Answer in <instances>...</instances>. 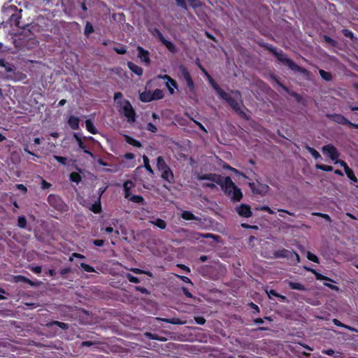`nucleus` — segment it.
I'll list each match as a JSON object with an SVG mask.
<instances>
[{
    "instance_id": "f257e3e1",
    "label": "nucleus",
    "mask_w": 358,
    "mask_h": 358,
    "mask_svg": "<svg viewBox=\"0 0 358 358\" xmlns=\"http://www.w3.org/2000/svg\"><path fill=\"white\" fill-rule=\"evenodd\" d=\"M197 179L199 180H210L219 185L224 193L230 196L234 201H240L243 198L241 189L235 185L229 176L224 178L216 173H206L198 175Z\"/></svg>"
},
{
    "instance_id": "f03ea898",
    "label": "nucleus",
    "mask_w": 358,
    "mask_h": 358,
    "mask_svg": "<svg viewBox=\"0 0 358 358\" xmlns=\"http://www.w3.org/2000/svg\"><path fill=\"white\" fill-rule=\"evenodd\" d=\"M261 46L263 47L265 50L271 52L276 57L278 61L287 66L291 70L299 72L304 76H309L310 72L306 69L299 66L291 59L287 57L286 55L283 54L282 50L278 51V49L275 47L266 43L261 44Z\"/></svg>"
},
{
    "instance_id": "7ed1b4c3",
    "label": "nucleus",
    "mask_w": 358,
    "mask_h": 358,
    "mask_svg": "<svg viewBox=\"0 0 358 358\" xmlns=\"http://www.w3.org/2000/svg\"><path fill=\"white\" fill-rule=\"evenodd\" d=\"M220 98L227 101L233 110L239 116L245 120L248 119L246 113L241 107V105H243V100L241 94L238 90H231V94H228L224 92L222 93Z\"/></svg>"
},
{
    "instance_id": "20e7f679",
    "label": "nucleus",
    "mask_w": 358,
    "mask_h": 358,
    "mask_svg": "<svg viewBox=\"0 0 358 358\" xmlns=\"http://www.w3.org/2000/svg\"><path fill=\"white\" fill-rule=\"evenodd\" d=\"M134 187V183L127 180L123 183V189L124 192V198L129 199L130 201L135 203H142L144 201V199L141 195H131V189Z\"/></svg>"
},
{
    "instance_id": "39448f33",
    "label": "nucleus",
    "mask_w": 358,
    "mask_h": 358,
    "mask_svg": "<svg viewBox=\"0 0 358 358\" xmlns=\"http://www.w3.org/2000/svg\"><path fill=\"white\" fill-rule=\"evenodd\" d=\"M117 103L123 104L122 110L120 111L127 118L129 122H134L136 120V113L132 107L130 101L127 99L120 101Z\"/></svg>"
},
{
    "instance_id": "423d86ee",
    "label": "nucleus",
    "mask_w": 358,
    "mask_h": 358,
    "mask_svg": "<svg viewBox=\"0 0 358 358\" xmlns=\"http://www.w3.org/2000/svg\"><path fill=\"white\" fill-rule=\"evenodd\" d=\"M47 200L49 205L58 211L64 212L67 210V206L58 195L51 194L48 196Z\"/></svg>"
},
{
    "instance_id": "0eeeda50",
    "label": "nucleus",
    "mask_w": 358,
    "mask_h": 358,
    "mask_svg": "<svg viewBox=\"0 0 358 358\" xmlns=\"http://www.w3.org/2000/svg\"><path fill=\"white\" fill-rule=\"evenodd\" d=\"M327 118L342 125H348L351 128L358 129V124L352 123L341 114H327Z\"/></svg>"
},
{
    "instance_id": "6e6552de",
    "label": "nucleus",
    "mask_w": 358,
    "mask_h": 358,
    "mask_svg": "<svg viewBox=\"0 0 358 358\" xmlns=\"http://www.w3.org/2000/svg\"><path fill=\"white\" fill-rule=\"evenodd\" d=\"M250 188L255 194L261 196L266 195L270 189L268 185L260 182L259 180L256 182H250L248 183Z\"/></svg>"
},
{
    "instance_id": "1a4fd4ad",
    "label": "nucleus",
    "mask_w": 358,
    "mask_h": 358,
    "mask_svg": "<svg viewBox=\"0 0 358 358\" xmlns=\"http://www.w3.org/2000/svg\"><path fill=\"white\" fill-rule=\"evenodd\" d=\"M179 70L183 78L186 81L189 91L191 93H194L196 91V86L188 69L184 65H180L179 66Z\"/></svg>"
},
{
    "instance_id": "9d476101",
    "label": "nucleus",
    "mask_w": 358,
    "mask_h": 358,
    "mask_svg": "<svg viewBox=\"0 0 358 358\" xmlns=\"http://www.w3.org/2000/svg\"><path fill=\"white\" fill-rule=\"evenodd\" d=\"M322 150L323 153L327 155L332 161H334L339 157L340 154L338 150L332 144L324 145Z\"/></svg>"
},
{
    "instance_id": "9b49d317",
    "label": "nucleus",
    "mask_w": 358,
    "mask_h": 358,
    "mask_svg": "<svg viewBox=\"0 0 358 358\" xmlns=\"http://www.w3.org/2000/svg\"><path fill=\"white\" fill-rule=\"evenodd\" d=\"M236 212L239 216L246 218L251 217L252 215L250 206L244 203L236 208Z\"/></svg>"
},
{
    "instance_id": "f8f14e48",
    "label": "nucleus",
    "mask_w": 358,
    "mask_h": 358,
    "mask_svg": "<svg viewBox=\"0 0 358 358\" xmlns=\"http://www.w3.org/2000/svg\"><path fill=\"white\" fill-rule=\"evenodd\" d=\"M138 57L141 62H144L146 66H149L151 63L150 59V53L148 50H145L141 46L137 47Z\"/></svg>"
},
{
    "instance_id": "ddd939ff",
    "label": "nucleus",
    "mask_w": 358,
    "mask_h": 358,
    "mask_svg": "<svg viewBox=\"0 0 358 358\" xmlns=\"http://www.w3.org/2000/svg\"><path fill=\"white\" fill-rule=\"evenodd\" d=\"M161 178L162 180L169 182L172 183L174 181V176L173 173V171L170 169V167L168 169L164 170L162 171L161 173Z\"/></svg>"
},
{
    "instance_id": "4468645a",
    "label": "nucleus",
    "mask_w": 358,
    "mask_h": 358,
    "mask_svg": "<svg viewBox=\"0 0 358 358\" xmlns=\"http://www.w3.org/2000/svg\"><path fill=\"white\" fill-rule=\"evenodd\" d=\"M180 217L185 220H196L201 222V219L194 215L191 211L183 210L180 215Z\"/></svg>"
},
{
    "instance_id": "2eb2a0df",
    "label": "nucleus",
    "mask_w": 358,
    "mask_h": 358,
    "mask_svg": "<svg viewBox=\"0 0 358 358\" xmlns=\"http://www.w3.org/2000/svg\"><path fill=\"white\" fill-rule=\"evenodd\" d=\"M127 66L129 69V70L131 71H132L134 73H135L136 75H137L138 76H141L143 75V69L141 66L135 64L132 62H128Z\"/></svg>"
},
{
    "instance_id": "dca6fc26",
    "label": "nucleus",
    "mask_w": 358,
    "mask_h": 358,
    "mask_svg": "<svg viewBox=\"0 0 358 358\" xmlns=\"http://www.w3.org/2000/svg\"><path fill=\"white\" fill-rule=\"evenodd\" d=\"M0 66L5 69L8 73H13L16 70V67L13 64L7 62L3 59H0Z\"/></svg>"
},
{
    "instance_id": "f3484780",
    "label": "nucleus",
    "mask_w": 358,
    "mask_h": 358,
    "mask_svg": "<svg viewBox=\"0 0 358 358\" xmlns=\"http://www.w3.org/2000/svg\"><path fill=\"white\" fill-rule=\"evenodd\" d=\"M80 119L76 117L71 115L69 117L68 124L70 127L73 130H78L79 129Z\"/></svg>"
},
{
    "instance_id": "a211bd4d",
    "label": "nucleus",
    "mask_w": 358,
    "mask_h": 358,
    "mask_svg": "<svg viewBox=\"0 0 358 358\" xmlns=\"http://www.w3.org/2000/svg\"><path fill=\"white\" fill-rule=\"evenodd\" d=\"M291 251L282 248L281 250H276L273 252V255L275 258H287L289 259Z\"/></svg>"
},
{
    "instance_id": "6ab92c4d",
    "label": "nucleus",
    "mask_w": 358,
    "mask_h": 358,
    "mask_svg": "<svg viewBox=\"0 0 358 358\" xmlns=\"http://www.w3.org/2000/svg\"><path fill=\"white\" fill-rule=\"evenodd\" d=\"M169 166L164 161L162 156H158L157 158V169L159 171L162 172L164 170L168 169Z\"/></svg>"
},
{
    "instance_id": "aec40b11",
    "label": "nucleus",
    "mask_w": 358,
    "mask_h": 358,
    "mask_svg": "<svg viewBox=\"0 0 358 358\" xmlns=\"http://www.w3.org/2000/svg\"><path fill=\"white\" fill-rule=\"evenodd\" d=\"M124 137L125 141L128 144H129L134 147L138 148H141L143 147L142 143L139 141L132 138L131 136H130L129 135H124Z\"/></svg>"
},
{
    "instance_id": "412c9836",
    "label": "nucleus",
    "mask_w": 358,
    "mask_h": 358,
    "mask_svg": "<svg viewBox=\"0 0 358 358\" xmlns=\"http://www.w3.org/2000/svg\"><path fill=\"white\" fill-rule=\"evenodd\" d=\"M139 99L144 103L152 101V92L150 90H145L141 92L139 95Z\"/></svg>"
},
{
    "instance_id": "4be33fe9",
    "label": "nucleus",
    "mask_w": 358,
    "mask_h": 358,
    "mask_svg": "<svg viewBox=\"0 0 358 358\" xmlns=\"http://www.w3.org/2000/svg\"><path fill=\"white\" fill-rule=\"evenodd\" d=\"M207 80L208 83L210 84L212 87L216 91V92L220 96H222V93L224 92V91L219 86V85L214 80V79L212 78V76H209L207 78Z\"/></svg>"
},
{
    "instance_id": "5701e85b",
    "label": "nucleus",
    "mask_w": 358,
    "mask_h": 358,
    "mask_svg": "<svg viewBox=\"0 0 358 358\" xmlns=\"http://www.w3.org/2000/svg\"><path fill=\"white\" fill-rule=\"evenodd\" d=\"M161 43L169 50L171 53L177 52L176 46L171 41L166 40V38L163 39Z\"/></svg>"
},
{
    "instance_id": "b1692460",
    "label": "nucleus",
    "mask_w": 358,
    "mask_h": 358,
    "mask_svg": "<svg viewBox=\"0 0 358 358\" xmlns=\"http://www.w3.org/2000/svg\"><path fill=\"white\" fill-rule=\"evenodd\" d=\"M54 325H56L64 330H66L69 328V325L67 323H64V322H62L56 321V320L51 321V322L47 323V324H46V326L48 327H51Z\"/></svg>"
},
{
    "instance_id": "393cba45",
    "label": "nucleus",
    "mask_w": 358,
    "mask_h": 358,
    "mask_svg": "<svg viewBox=\"0 0 358 358\" xmlns=\"http://www.w3.org/2000/svg\"><path fill=\"white\" fill-rule=\"evenodd\" d=\"M162 321L171 324H186V321H183L180 318L173 317V318H163L161 319Z\"/></svg>"
},
{
    "instance_id": "a878e982",
    "label": "nucleus",
    "mask_w": 358,
    "mask_h": 358,
    "mask_svg": "<svg viewBox=\"0 0 358 358\" xmlns=\"http://www.w3.org/2000/svg\"><path fill=\"white\" fill-rule=\"evenodd\" d=\"M12 80L15 81H22L27 78V75L20 71H16V70L13 72V75L10 76Z\"/></svg>"
},
{
    "instance_id": "bb28decb",
    "label": "nucleus",
    "mask_w": 358,
    "mask_h": 358,
    "mask_svg": "<svg viewBox=\"0 0 358 358\" xmlns=\"http://www.w3.org/2000/svg\"><path fill=\"white\" fill-rule=\"evenodd\" d=\"M288 285H289V287L292 289H296V290H299V291H306V287H305V285H303L299 282L289 281Z\"/></svg>"
},
{
    "instance_id": "cd10ccee",
    "label": "nucleus",
    "mask_w": 358,
    "mask_h": 358,
    "mask_svg": "<svg viewBox=\"0 0 358 358\" xmlns=\"http://www.w3.org/2000/svg\"><path fill=\"white\" fill-rule=\"evenodd\" d=\"M85 126L86 129L92 134H96L98 133V130L96 129L91 120H87L85 121Z\"/></svg>"
},
{
    "instance_id": "c85d7f7f",
    "label": "nucleus",
    "mask_w": 358,
    "mask_h": 358,
    "mask_svg": "<svg viewBox=\"0 0 358 358\" xmlns=\"http://www.w3.org/2000/svg\"><path fill=\"white\" fill-rule=\"evenodd\" d=\"M311 273L313 274H314L315 278L317 280H327V281H329V282H334V280L329 278V277H327L321 273H320L319 272H317L316 270H311Z\"/></svg>"
},
{
    "instance_id": "c756f323",
    "label": "nucleus",
    "mask_w": 358,
    "mask_h": 358,
    "mask_svg": "<svg viewBox=\"0 0 358 358\" xmlns=\"http://www.w3.org/2000/svg\"><path fill=\"white\" fill-rule=\"evenodd\" d=\"M21 18V16L20 15L19 13H14V14H12L10 17V22L11 24H14L17 27H20V20Z\"/></svg>"
},
{
    "instance_id": "7c9ffc66",
    "label": "nucleus",
    "mask_w": 358,
    "mask_h": 358,
    "mask_svg": "<svg viewBox=\"0 0 358 358\" xmlns=\"http://www.w3.org/2000/svg\"><path fill=\"white\" fill-rule=\"evenodd\" d=\"M150 222L161 229H164L166 227V222L160 218H157L156 220H152Z\"/></svg>"
},
{
    "instance_id": "2f4dec72",
    "label": "nucleus",
    "mask_w": 358,
    "mask_h": 358,
    "mask_svg": "<svg viewBox=\"0 0 358 358\" xmlns=\"http://www.w3.org/2000/svg\"><path fill=\"white\" fill-rule=\"evenodd\" d=\"M164 96V92L160 89H156L152 92V101L162 99Z\"/></svg>"
},
{
    "instance_id": "473e14b6",
    "label": "nucleus",
    "mask_w": 358,
    "mask_h": 358,
    "mask_svg": "<svg viewBox=\"0 0 358 358\" xmlns=\"http://www.w3.org/2000/svg\"><path fill=\"white\" fill-rule=\"evenodd\" d=\"M332 322L337 327L345 328V329H346L348 330H350L351 331H356L355 328L342 323L338 319H333Z\"/></svg>"
},
{
    "instance_id": "72a5a7b5",
    "label": "nucleus",
    "mask_w": 358,
    "mask_h": 358,
    "mask_svg": "<svg viewBox=\"0 0 358 358\" xmlns=\"http://www.w3.org/2000/svg\"><path fill=\"white\" fill-rule=\"evenodd\" d=\"M319 73L322 78L326 81H331L332 80V75L329 71H326L323 69H320Z\"/></svg>"
},
{
    "instance_id": "f704fd0d",
    "label": "nucleus",
    "mask_w": 358,
    "mask_h": 358,
    "mask_svg": "<svg viewBox=\"0 0 358 358\" xmlns=\"http://www.w3.org/2000/svg\"><path fill=\"white\" fill-rule=\"evenodd\" d=\"M305 148L308 151V152L311 154L314 159H317L319 158H321V155L319 153V152L315 150L313 148H311L309 145H306L305 146Z\"/></svg>"
},
{
    "instance_id": "c9c22d12",
    "label": "nucleus",
    "mask_w": 358,
    "mask_h": 358,
    "mask_svg": "<svg viewBox=\"0 0 358 358\" xmlns=\"http://www.w3.org/2000/svg\"><path fill=\"white\" fill-rule=\"evenodd\" d=\"M347 177L352 182H357V178L355 176L354 171L350 167L345 171Z\"/></svg>"
},
{
    "instance_id": "e433bc0d",
    "label": "nucleus",
    "mask_w": 358,
    "mask_h": 358,
    "mask_svg": "<svg viewBox=\"0 0 358 358\" xmlns=\"http://www.w3.org/2000/svg\"><path fill=\"white\" fill-rule=\"evenodd\" d=\"M90 210L96 214L100 213L101 212V205L100 202V199L98 200L97 202H95L92 204Z\"/></svg>"
},
{
    "instance_id": "4c0bfd02",
    "label": "nucleus",
    "mask_w": 358,
    "mask_h": 358,
    "mask_svg": "<svg viewBox=\"0 0 358 358\" xmlns=\"http://www.w3.org/2000/svg\"><path fill=\"white\" fill-rule=\"evenodd\" d=\"M73 138L77 141L78 145L79 148L81 150H83L84 148H86V145L85 144V143L83 142L82 138L79 136L78 134L74 133L73 134Z\"/></svg>"
},
{
    "instance_id": "58836bf2",
    "label": "nucleus",
    "mask_w": 358,
    "mask_h": 358,
    "mask_svg": "<svg viewBox=\"0 0 358 358\" xmlns=\"http://www.w3.org/2000/svg\"><path fill=\"white\" fill-rule=\"evenodd\" d=\"M143 160L144 167L145 168V169L150 174H154V171H153V169H152V167L150 165L148 157L147 156H145V155H143Z\"/></svg>"
},
{
    "instance_id": "ea45409f",
    "label": "nucleus",
    "mask_w": 358,
    "mask_h": 358,
    "mask_svg": "<svg viewBox=\"0 0 358 358\" xmlns=\"http://www.w3.org/2000/svg\"><path fill=\"white\" fill-rule=\"evenodd\" d=\"M94 31L92 24L90 22H87L85 27V35L89 36Z\"/></svg>"
},
{
    "instance_id": "a19ab883",
    "label": "nucleus",
    "mask_w": 358,
    "mask_h": 358,
    "mask_svg": "<svg viewBox=\"0 0 358 358\" xmlns=\"http://www.w3.org/2000/svg\"><path fill=\"white\" fill-rule=\"evenodd\" d=\"M69 178L71 181L76 182L77 184L79 183L82 179L80 173L77 172H72L70 174Z\"/></svg>"
},
{
    "instance_id": "79ce46f5",
    "label": "nucleus",
    "mask_w": 358,
    "mask_h": 358,
    "mask_svg": "<svg viewBox=\"0 0 358 358\" xmlns=\"http://www.w3.org/2000/svg\"><path fill=\"white\" fill-rule=\"evenodd\" d=\"M27 220L24 215L19 216L17 218V226L21 229H25L27 227Z\"/></svg>"
},
{
    "instance_id": "37998d69",
    "label": "nucleus",
    "mask_w": 358,
    "mask_h": 358,
    "mask_svg": "<svg viewBox=\"0 0 358 358\" xmlns=\"http://www.w3.org/2000/svg\"><path fill=\"white\" fill-rule=\"evenodd\" d=\"M130 271L136 273V274H146L148 275V276H152V273L150 271H145L144 270H142L141 268H131L130 269Z\"/></svg>"
},
{
    "instance_id": "c03bdc74",
    "label": "nucleus",
    "mask_w": 358,
    "mask_h": 358,
    "mask_svg": "<svg viewBox=\"0 0 358 358\" xmlns=\"http://www.w3.org/2000/svg\"><path fill=\"white\" fill-rule=\"evenodd\" d=\"M315 168L317 169H319V170H321L323 171H327V172L333 171V167L331 166H328V165H325V164H317L315 165Z\"/></svg>"
},
{
    "instance_id": "a18cd8bd",
    "label": "nucleus",
    "mask_w": 358,
    "mask_h": 358,
    "mask_svg": "<svg viewBox=\"0 0 358 358\" xmlns=\"http://www.w3.org/2000/svg\"><path fill=\"white\" fill-rule=\"evenodd\" d=\"M151 32L158 38L160 42L165 38L160 30L157 28H154Z\"/></svg>"
},
{
    "instance_id": "49530a36",
    "label": "nucleus",
    "mask_w": 358,
    "mask_h": 358,
    "mask_svg": "<svg viewBox=\"0 0 358 358\" xmlns=\"http://www.w3.org/2000/svg\"><path fill=\"white\" fill-rule=\"evenodd\" d=\"M80 267L86 272H88V273H93L95 271V269L93 266L89 265V264H87L85 263H80Z\"/></svg>"
},
{
    "instance_id": "de8ad7c7",
    "label": "nucleus",
    "mask_w": 358,
    "mask_h": 358,
    "mask_svg": "<svg viewBox=\"0 0 358 358\" xmlns=\"http://www.w3.org/2000/svg\"><path fill=\"white\" fill-rule=\"evenodd\" d=\"M125 277L130 282H132V283H139L140 282V280L139 278H138L137 277H135L134 275H132L131 273H127L125 274Z\"/></svg>"
},
{
    "instance_id": "09e8293b",
    "label": "nucleus",
    "mask_w": 358,
    "mask_h": 358,
    "mask_svg": "<svg viewBox=\"0 0 358 358\" xmlns=\"http://www.w3.org/2000/svg\"><path fill=\"white\" fill-rule=\"evenodd\" d=\"M306 257H307L308 259L311 261V262H313L317 263V264L320 263L319 258L315 255L313 254L310 252H307Z\"/></svg>"
},
{
    "instance_id": "8fccbe9b",
    "label": "nucleus",
    "mask_w": 358,
    "mask_h": 358,
    "mask_svg": "<svg viewBox=\"0 0 358 358\" xmlns=\"http://www.w3.org/2000/svg\"><path fill=\"white\" fill-rule=\"evenodd\" d=\"M341 33L347 38H349L352 40L355 38L354 34L352 31L348 29H343L341 30Z\"/></svg>"
},
{
    "instance_id": "3c124183",
    "label": "nucleus",
    "mask_w": 358,
    "mask_h": 358,
    "mask_svg": "<svg viewBox=\"0 0 358 358\" xmlns=\"http://www.w3.org/2000/svg\"><path fill=\"white\" fill-rule=\"evenodd\" d=\"M53 157L59 164H61L62 165H66V162H67L66 157H62V156H57V155H54Z\"/></svg>"
},
{
    "instance_id": "603ef678",
    "label": "nucleus",
    "mask_w": 358,
    "mask_h": 358,
    "mask_svg": "<svg viewBox=\"0 0 358 358\" xmlns=\"http://www.w3.org/2000/svg\"><path fill=\"white\" fill-rule=\"evenodd\" d=\"M289 259L295 261V263H299L300 262V257L299 254L294 251H292L290 253Z\"/></svg>"
},
{
    "instance_id": "864d4df0",
    "label": "nucleus",
    "mask_w": 358,
    "mask_h": 358,
    "mask_svg": "<svg viewBox=\"0 0 358 358\" xmlns=\"http://www.w3.org/2000/svg\"><path fill=\"white\" fill-rule=\"evenodd\" d=\"M313 215L317 216V217H320L322 218H324V220H326L327 221H328L329 222H331V219L328 214L322 213H313Z\"/></svg>"
},
{
    "instance_id": "5fc2aeb1",
    "label": "nucleus",
    "mask_w": 358,
    "mask_h": 358,
    "mask_svg": "<svg viewBox=\"0 0 358 358\" xmlns=\"http://www.w3.org/2000/svg\"><path fill=\"white\" fill-rule=\"evenodd\" d=\"M113 50L119 55H124L127 53V48L124 45L120 48L115 47L113 48Z\"/></svg>"
},
{
    "instance_id": "6e6d98bb",
    "label": "nucleus",
    "mask_w": 358,
    "mask_h": 358,
    "mask_svg": "<svg viewBox=\"0 0 358 358\" xmlns=\"http://www.w3.org/2000/svg\"><path fill=\"white\" fill-rule=\"evenodd\" d=\"M99 344V342L97 341H83L80 344L81 347H90L94 345Z\"/></svg>"
},
{
    "instance_id": "4d7b16f0",
    "label": "nucleus",
    "mask_w": 358,
    "mask_h": 358,
    "mask_svg": "<svg viewBox=\"0 0 358 358\" xmlns=\"http://www.w3.org/2000/svg\"><path fill=\"white\" fill-rule=\"evenodd\" d=\"M146 129L152 133H156L157 131V127L152 122L148 123L146 126Z\"/></svg>"
},
{
    "instance_id": "13d9d810",
    "label": "nucleus",
    "mask_w": 358,
    "mask_h": 358,
    "mask_svg": "<svg viewBox=\"0 0 358 358\" xmlns=\"http://www.w3.org/2000/svg\"><path fill=\"white\" fill-rule=\"evenodd\" d=\"M194 320L196 324L200 325H203L206 322V319L202 316H196L194 317Z\"/></svg>"
},
{
    "instance_id": "bf43d9fd",
    "label": "nucleus",
    "mask_w": 358,
    "mask_h": 358,
    "mask_svg": "<svg viewBox=\"0 0 358 358\" xmlns=\"http://www.w3.org/2000/svg\"><path fill=\"white\" fill-rule=\"evenodd\" d=\"M29 268L36 274H40L42 271V268L40 266H30Z\"/></svg>"
},
{
    "instance_id": "052dcab7",
    "label": "nucleus",
    "mask_w": 358,
    "mask_h": 358,
    "mask_svg": "<svg viewBox=\"0 0 358 358\" xmlns=\"http://www.w3.org/2000/svg\"><path fill=\"white\" fill-rule=\"evenodd\" d=\"M248 306L253 310V313H259L260 310L258 306L253 302H250L248 303Z\"/></svg>"
},
{
    "instance_id": "680f3d73",
    "label": "nucleus",
    "mask_w": 358,
    "mask_h": 358,
    "mask_svg": "<svg viewBox=\"0 0 358 358\" xmlns=\"http://www.w3.org/2000/svg\"><path fill=\"white\" fill-rule=\"evenodd\" d=\"M324 40L325 42H327V43H329L331 44L332 46H335L336 44V41H334V39H332L331 37H329V36H327V35H324Z\"/></svg>"
},
{
    "instance_id": "e2e57ef3",
    "label": "nucleus",
    "mask_w": 358,
    "mask_h": 358,
    "mask_svg": "<svg viewBox=\"0 0 358 358\" xmlns=\"http://www.w3.org/2000/svg\"><path fill=\"white\" fill-rule=\"evenodd\" d=\"M135 289L142 294H150V292L145 287H141V286H136Z\"/></svg>"
},
{
    "instance_id": "0e129e2a",
    "label": "nucleus",
    "mask_w": 358,
    "mask_h": 358,
    "mask_svg": "<svg viewBox=\"0 0 358 358\" xmlns=\"http://www.w3.org/2000/svg\"><path fill=\"white\" fill-rule=\"evenodd\" d=\"M190 6L194 8H198L201 6V2L199 0H189Z\"/></svg>"
},
{
    "instance_id": "69168bd1",
    "label": "nucleus",
    "mask_w": 358,
    "mask_h": 358,
    "mask_svg": "<svg viewBox=\"0 0 358 358\" xmlns=\"http://www.w3.org/2000/svg\"><path fill=\"white\" fill-rule=\"evenodd\" d=\"M176 1L177 5L181 7L182 8L185 10L187 9V5L185 0H176Z\"/></svg>"
},
{
    "instance_id": "338daca9",
    "label": "nucleus",
    "mask_w": 358,
    "mask_h": 358,
    "mask_svg": "<svg viewBox=\"0 0 358 358\" xmlns=\"http://www.w3.org/2000/svg\"><path fill=\"white\" fill-rule=\"evenodd\" d=\"M27 278L24 275H15L14 277V280L16 282H26Z\"/></svg>"
},
{
    "instance_id": "774afa93",
    "label": "nucleus",
    "mask_w": 358,
    "mask_h": 358,
    "mask_svg": "<svg viewBox=\"0 0 358 358\" xmlns=\"http://www.w3.org/2000/svg\"><path fill=\"white\" fill-rule=\"evenodd\" d=\"M166 85L171 86L172 87H174L175 89H177L178 87L176 80H175L173 78L171 80H170L169 82H166Z\"/></svg>"
}]
</instances>
